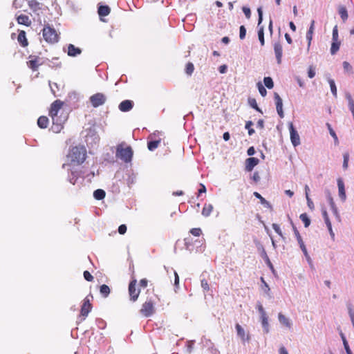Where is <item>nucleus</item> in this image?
<instances>
[{
    "instance_id": "32",
    "label": "nucleus",
    "mask_w": 354,
    "mask_h": 354,
    "mask_svg": "<svg viewBox=\"0 0 354 354\" xmlns=\"http://www.w3.org/2000/svg\"><path fill=\"white\" fill-rule=\"evenodd\" d=\"M346 98L348 100V109L353 115L354 114V100H353L351 95L348 92L346 93Z\"/></svg>"
},
{
    "instance_id": "9",
    "label": "nucleus",
    "mask_w": 354,
    "mask_h": 354,
    "mask_svg": "<svg viewBox=\"0 0 354 354\" xmlns=\"http://www.w3.org/2000/svg\"><path fill=\"white\" fill-rule=\"evenodd\" d=\"M90 102L94 108H97L100 106L103 105L106 100V97L102 93H97L91 95L89 98Z\"/></svg>"
},
{
    "instance_id": "28",
    "label": "nucleus",
    "mask_w": 354,
    "mask_h": 354,
    "mask_svg": "<svg viewBox=\"0 0 354 354\" xmlns=\"http://www.w3.org/2000/svg\"><path fill=\"white\" fill-rule=\"evenodd\" d=\"M161 139L159 138L158 140H149L147 142V148L149 151H153L156 148H158L159 144L160 143Z\"/></svg>"
},
{
    "instance_id": "21",
    "label": "nucleus",
    "mask_w": 354,
    "mask_h": 354,
    "mask_svg": "<svg viewBox=\"0 0 354 354\" xmlns=\"http://www.w3.org/2000/svg\"><path fill=\"white\" fill-rule=\"evenodd\" d=\"M315 20H312L310 27L308 28V30L306 32V39L308 40V48H309L310 44H311L312 39H313V35L314 30H315Z\"/></svg>"
},
{
    "instance_id": "34",
    "label": "nucleus",
    "mask_w": 354,
    "mask_h": 354,
    "mask_svg": "<svg viewBox=\"0 0 354 354\" xmlns=\"http://www.w3.org/2000/svg\"><path fill=\"white\" fill-rule=\"evenodd\" d=\"M154 301L151 298L148 299L143 304L141 310H153Z\"/></svg>"
},
{
    "instance_id": "51",
    "label": "nucleus",
    "mask_w": 354,
    "mask_h": 354,
    "mask_svg": "<svg viewBox=\"0 0 354 354\" xmlns=\"http://www.w3.org/2000/svg\"><path fill=\"white\" fill-rule=\"evenodd\" d=\"M136 182V176L134 174H132L131 176H129L128 178L127 179V184L130 187L133 184H134Z\"/></svg>"
},
{
    "instance_id": "24",
    "label": "nucleus",
    "mask_w": 354,
    "mask_h": 354,
    "mask_svg": "<svg viewBox=\"0 0 354 354\" xmlns=\"http://www.w3.org/2000/svg\"><path fill=\"white\" fill-rule=\"evenodd\" d=\"M253 195L258 199H259L260 203L265 207L268 209H270L271 211L273 210V207L272 205L268 202L267 200H266L259 192H254L253 193Z\"/></svg>"
},
{
    "instance_id": "18",
    "label": "nucleus",
    "mask_w": 354,
    "mask_h": 354,
    "mask_svg": "<svg viewBox=\"0 0 354 354\" xmlns=\"http://www.w3.org/2000/svg\"><path fill=\"white\" fill-rule=\"evenodd\" d=\"M337 186H338L339 196L340 199L344 202L346 201V192H345L344 183L342 178H339L337 179Z\"/></svg>"
},
{
    "instance_id": "12",
    "label": "nucleus",
    "mask_w": 354,
    "mask_h": 354,
    "mask_svg": "<svg viewBox=\"0 0 354 354\" xmlns=\"http://www.w3.org/2000/svg\"><path fill=\"white\" fill-rule=\"evenodd\" d=\"M136 279H132L129 284V294L130 296V299L133 301H135L139 295H140V289L136 288Z\"/></svg>"
},
{
    "instance_id": "42",
    "label": "nucleus",
    "mask_w": 354,
    "mask_h": 354,
    "mask_svg": "<svg viewBox=\"0 0 354 354\" xmlns=\"http://www.w3.org/2000/svg\"><path fill=\"white\" fill-rule=\"evenodd\" d=\"M194 71V66L192 62L187 63L185 66V73L188 75H192Z\"/></svg>"
},
{
    "instance_id": "30",
    "label": "nucleus",
    "mask_w": 354,
    "mask_h": 354,
    "mask_svg": "<svg viewBox=\"0 0 354 354\" xmlns=\"http://www.w3.org/2000/svg\"><path fill=\"white\" fill-rule=\"evenodd\" d=\"M201 286L204 292H207L210 290L209 283L204 277V274L201 275Z\"/></svg>"
},
{
    "instance_id": "40",
    "label": "nucleus",
    "mask_w": 354,
    "mask_h": 354,
    "mask_svg": "<svg viewBox=\"0 0 354 354\" xmlns=\"http://www.w3.org/2000/svg\"><path fill=\"white\" fill-rule=\"evenodd\" d=\"M328 83L330 84V91L333 94V95L335 97H337V87L335 83V81L332 79H328Z\"/></svg>"
},
{
    "instance_id": "23",
    "label": "nucleus",
    "mask_w": 354,
    "mask_h": 354,
    "mask_svg": "<svg viewBox=\"0 0 354 354\" xmlns=\"http://www.w3.org/2000/svg\"><path fill=\"white\" fill-rule=\"evenodd\" d=\"M48 61L47 66L51 68H60L62 67V62H59L58 57H53L52 59L46 58Z\"/></svg>"
},
{
    "instance_id": "17",
    "label": "nucleus",
    "mask_w": 354,
    "mask_h": 354,
    "mask_svg": "<svg viewBox=\"0 0 354 354\" xmlns=\"http://www.w3.org/2000/svg\"><path fill=\"white\" fill-rule=\"evenodd\" d=\"M274 51L275 57L277 59V62L278 64H280L281 63L283 48H282V46L279 41L274 43Z\"/></svg>"
},
{
    "instance_id": "19",
    "label": "nucleus",
    "mask_w": 354,
    "mask_h": 354,
    "mask_svg": "<svg viewBox=\"0 0 354 354\" xmlns=\"http://www.w3.org/2000/svg\"><path fill=\"white\" fill-rule=\"evenodd\" d=\"M93 295L91 293L88 295L82 301V304L81 305V308L80 310H91L92 304L91 301L93 300Z\"/></svg>"
},
{
    "instance_id": "48",
    "label": "nucleus",
    "mask_w": 354,
    "mask_h": 354,
    "mask_svg": "<svg viewBox=\"0 0 354 354\" xmlns=\"http://www.w3.org/2000/svg\"><path fill=\"white\" fill-rule=\"evenodd\" d=\"M257 87L259 91V93L261 95V96L265 97L267 94V91L265 88V87L262 85L261 82L257 83Z\"/></svg>"
},
{
    "instance_id": "8",
    "label": "nucleus",
    "mask_w": 354,
    "mask_h": 354,
    "mask_svg": "<svg viewBox=\"0 0 354 354\" xmlns=\"http://www.w3.org/2000/svg\"><path fill=\"white\" fill-rule=\"evenodd\" d=\"M258 12V37L260 41L261 45L263 46L265 44V39H264V28L263 26H261V24L263 21V11L261 7H259L257 9Z\"/></svg>"
},
{
    "instance_id": "29",
    "label": "nucleus",
    "mask_w": 354,
    "mask_h": 354,
    "mask_svg": "<svg viewBox=\"0 0 354 354\" xmlns=\"http://www.w3.org/2000/svg\"><path fill=\"white\" fill-rule=\"evenodd\" d=\"M79 178V174L77 171H71V173L68 174V180L73 185H75L77 182V180Z\"/></svg>"
},
{
    "instance_id": "1",
    "label": "nucleus",
    "mask_w": 354,
    "mask_h": 354,
    "mask_svg": "<svg viewBox=\"0 0 354 354\" xmlns=\"http://www.w3.org/2000/svg\"><path fill=\"white\" fill-rule=\"evenodd\" d=\"M64 102L60 100H56L51 105L49 110V115L52 118L53 125L51 130L54 133H59L63 129V124L68 119L67 113L62 111Z\"/></svg>"
},
{
    "instance_id": "15",
    "label": "nucleus",
    "mask_w": 354,
    "mask_h": 354,
    "mask_svg": "<svg viewBox=\"0 0 354 354\" xmlns=\"http://www.w3.org/2000/svg\"><path fill=\"white\" fill-rule=\"evenodd\" d=\"M134 103L132 100H125L121 102L118 106V109L122 112H128L133 107Z\"/></svg>"
},
{
    "instance_id": "41",
    "label": "nucleus",
    "mask_w": 354,
    "mask_h": 354,
    "mask_svg": "<svg viewBox=\"0 0 354 354\" xmlns=\"http://www.w3.org/2000/svg\"><path fill=\"white\" fill-rule=\"evenodd\" d=\"M263 83L268 89H271L274 87V82L270 77H265L263 79Z\"/></svg>"
},
{
    "instance_id": "55",
    "label": "nucleus",
    "mask_w": 354,
    "mask_h": 354,
    "mask_svg": "<svg viewBox=\"0 0 354 354\" xmlns=\"http://www.w3.org/2000/svg\"><path fill=\"white\" fill-rule=\"evenodd\" d=\"M242 10H243V13L245 14V17L247 19H250L251 17V10H250V8L243 6L242 8Z\"/></svg>"
},
{
    "instance_id": "33",
    "label": "nucleus",
    "mask_w": 354,
    "mask_h": 354,
    "mask_svg": "<svg viewBox=\"0 0 354 354\" xmlns=\"http://www.w3.org/2000/svg\"><path fill=\"white\" fill-rule=\"evenodd\" d=\"M100 292L102 296L104 298L107 297L110 294L111 290L110 288L106 285L103 284L100 287Z\"/></svg>"
},
{
    "instance_id": "64",
    "label": "nucleus",
    "mask_w": 354,
    "mask_h": 354,
    "mask_svg": "<svg viewBox=\"0 0 354 354\" xmlns=\"http://www.w3.org/2000/svg\"><path fill=\"white\" fill-rule=\"evenodd\" d=\"M257 127L261 129L264 128V121L262 119L258 120L257 123Z\"/></svg>"
},
{
    "instance_id": "52",
    "label": "nucleus",
    "mask_w": 354,
    "mask_h": 354,
    "mask_svg": "<svg viewBox=\"0 0 354 354\" xmlns=\"http://www.w3.org/2000/svg\"><path fill=\"white\" fill-rule=\"evenodd\" d=\"M331 210L334 214V216H335L336 219L338 221H341V217H340V215L339 214V212H338V209L336 207V205L333 206V207H331Z\"/></svg>"
},
{
    "instance_id": "49",
    "label": "nucleus",
    "mask_w": 354,
    "mask_h": 354,
    "mask_svg": "<svg viewBox=\"0 0 354 354\" xmlns=\"http://www.w3.org/2000/svg\"><path fill=\"white\" fill-rule=\"evenodd\" d=\"M84 278L87 281H93V275L87 270H85L83 273Z\"/></svg>"
},
{
    "instance_id": "38",
    "label": "nucleus",
    "mask_w": 354,
    "mask_h": 354,
    "mask_svg": "<svg viewBox=\"0 0 354 354\" xmlns=\"http://www.w3.org/2000/svg\"><path fill=\"white\" fill-rule=\"evenodd\" d=\"M299 218L302 221L305 227H308L310 225V219L306 213L300 214Z\"/></svg>"
},
{
    "instance_id": "4",
    "label": "nucleus",
    "mask_w": 354,
    "mask_h": 354,
    "mask_svg": "<svg viewBox=\"0 0 354 354\" xmlns=\"http://www.w3.org/2000/svg\"><path fill=\"white\" fill-rule=\"evenodd\" d=\"M125 143L119 144L116 147L115 156L123 162L128 163L131 161L133 151L130 146L124 147Z\"/></svg>"
},
{
    "instance_id": "10",
    "label": "nucleus",
    "mask_w": 354,
    "mask_h": 354,
    "mask_svg": "<svg viewBox=\"0 0 354 354\" xmlns=\"http://www.w3.org/2000/svg\"><path fill=\"white\" fill-rule=\"evenodd\" d=\"M28 4L31 10L40 18V14L42 13L44 4L36 0H28ZM41 24V19H39Z\"/></svg>"
},
{
    "instance_id": "31",
    "label": "nucleus",
    "mask_w": 354,
    "mask_h": 354,
    "mask_svg": "<svg viewBox=\"0 0 354 354\" xmlns=\"http://www.w3.org/2000/svg\"><path fill=\"white\" fill-rule=\"evenodd\" d=\"M106 196V192L104 190L102 189H97L96 190L94 191L93 192V197L96 199V200H102Z\"/></svg>"
},
{
    "instance_id": "6",
    "label": "nucleus",
    "mask_w": 354,
    "mask_h": 354,
    "mask_svg": "<svg viewBox=\"0 0 354 354\" xmlns=\"http://www.w3.org/2000/svg\"><path fill=\"white\" fill-rule=\"evenodd\" d=\"M289 221H290V223L292 225V230H293V232L295 234V236L297 239V241L299 245V247L301 248V250H302L304 256L307 258L308 260H310V258L308 255V251H307V249H306V247L303 241V239L300 235V233L299 232V230H297V227L295 225L292 220L289 217Z\"/></svg>"
},
{
    "instance_id": "56",
    "label": "nucleus",
    "mask_w": 354,
    "mask_h": 354,
    "mask_svg": "<svg viewBox=\"0 0 354 354\" xmlns=\"http://www.w3.org/2000/svg\"><path fill=\"white\" fill-rule=\"evenodd\" d=\"M308 76L310 79L313 78L315 76V70L312 66H309L308 68Z\"/></svg>"
},
{
    "instance_id": "22",
    "label": "nucleus",
    "mask_w": 354,
    "mask_h": 354,
    "mask_svg": "<svg viewBox=\"0 0 354 354\" xmlns=\"http://www.w3.org/2000/svg\"><path fill=\"white\" fill-rule=\"evenodd\" d=\"M111 8L106 5H98L97 13L100 17H106L109 15Z\"/></svg>"
},
{
    "instance_id": "11",
    "label": "nucleus",
    "mask_w": 354,
    "mask_h": 354,
    "mask_svg": "<svg viewBox=\"0 0 354 354\" xmlns=\"http://www.w3.org/2000/svg\"><path fill=\"white\" fill-rule=\"evenodd\" d=\"M288 128L290 131V140L292 145L295 147L299 146L301 144L300 137L292 122L288 124Z\"/></svg>"
},
{
    "instance_id": "13",
    "label": "nucleus",
    "mask_w": 354,
    "mask_h": 354,
    "mask_svg": "<svg viewBox=\"0 0 354 354\" xmlns=\"http://www.w3.org/2000/svg\"><path fill=\"white\" fill-rule=\"evenodd\" d=\"M274 99L276 104V109L279 116L281 118L284 117V113L283 111V101L279 95L277 93H274Z\"/></svg>"
},
{
    "instance_id": "35",
    "label": "nucleus",
    "mask_w": 354,
    "mask_h": 354,
    "mask_svg": "<svg viewBox=\"0 0 354 354\" xmlns=\"http://www.w3.org/2000/svg\"><path fill=\"white\" fill-rule=\"evenodd\" d=\"M213 206L211 204H205L202 210V215L207 217L209 216L212 212Z\"/></svg>"
},
{
    "instance_id": "57",
    "label": "nucleus",
    "mask_w": 354,
    "mask_h": 354,
    "mask_svg": "<svg viewBox=\"0 0 354 354\" xmlns=\"http://www.w3.org/2000/svg\"><path fill=\"white\" fill-rule=\"evenodd\" d=\"M306 198V201H307V205H308V207H309V209L310 210H313L315 209V205L313 202V201L311 200V198H310L309 196H307Z\"/></svg>"
},
{
    "instance_id": "46",
    "label": "nucleus",
    "mask_w": 354,
    "mask_h": 354,
    "mask_svg": "<svg viewBox=\"0 0 354 354\" xmlns=\"http://www.w3.org/2000/svg\"><path fill=\"white\" fill-rule=\"evenodd\" d=\"M343 165L342 167L344 170L347 169L348 166V160H349V153L348 152H346L343 154Z\"/></svg>"
},
{
    "instance_id": "53",
    "label": "nucleus",
    "mask_w": 354,
    "mask_h": 354,
    "mask_svg": "<svg viewBox=\"0 0 354 354\" xmlns=\"http://www.w3.org/2000/svg\"><path fill=\"white\" fill-rule=\"evenodd\" d=\"M190 233L195 236H199L202 234V230L199 227L192 228L190 230Z\"/></svg>"
},
{
    "instance_id": "25",
    "label": "nucleus",
    "mask_w": 354,
    "mask_h": 354,
    "mask_svg": "<svg viewBox=\"0 0 354 354\" xmlns=\"http://www.w3.org/2000/svg\"><path fill=\"white\" fill-rule=\"evenodd\" d=\"M17 21L19 24L24 25L26 26H30L31 25V20L29 17L26 15H20L18 16Z\"/></svg>"
},
{
    "instance_id": "47",
    "label": "nucleus",
    "mask_w": 354,
    "mask_h": 354,
    "mask_svg": "<svg viewBox=\"0 0 354 354\" xmlns=\"http://www.w3.org/2000/svg\"><path fill=\"white\" fill-rule=\"evenodd\" d=\"M272 227L277 234H278L282 239H285V237L283 236V233H282V232L280 229V227L278 224L273 223L272 225Z\"/></svg>"
},
{
    "instance_id": "7",
    "label": "nucleus",
    "mask_w": 354,
    "mask_h": 354,
    "mask_svg": "<svg viewBox=\"0 0 354 354\" xmlns=\"http://www.w3.org/2000/svg\"><path fill=\"white\" fill-rule=\"evenodd\" d=\"M29 61L26 62L27 66L30 68L32 71H36L38 70L39 66L46 64V61H41L42 58L39 57L37 55H30L28 57Z\"/></svg>"
},
{
    "instance_id": "26",
    "label": "nucleus",
    "mask_w": 354,
    "mask_h": 354,
    "mask_svg": "<svg viewBox=\"0 0 354 354\" xmlns=\"http://www.w3.org/2000/svg\"><path fill=\"white\" fill-rule=\"evenodd\" d=\"M17 40L20 45L23 47H26L28 45V41L26 36V32L24 30L19 31Z\"/></svg>"
},
{
    "instance_id": "27",
    "label": "nucleus",
    "mask_w": 354,
    "mask_h": 354,
    "mask_svg": "<svg viewBox=\"0 0 354 354\" xmlns=\"http://www.w3.org/2000/svg\"><path fill=\"white\" fill-rule=\"evenodd\" d=\"M49 120L46 116H40L37 120V125L41 129H46L48 125Z\"/></svg>"
},
{
    "instance_id": "62",
    "label": "nucleus",
    "mask_w": 354,
    "mask_h": 354,
    "mask_svg": "<svg viewBox=\"0 0 354 354\" xmlns=\"http://www.w3.org/2000/svg\"><path fill=\"white\" fill-rule=\"evenodd\" d=\"M227 66L225 64L221 65L218 68V71L222 74L225 73L227 72Z\"/></svg>"
},
{
    "instance_id": "61",
    "label": "nucleus",
    "mask_w": 354,
    "mask_h": 354,
    "mask_svg": "<svg viewBox=\"0 0 354 354\" xmlns=\"http://www.w3.org/2000/svg\"><path fill=\"white\" fill-rule=\"evenodd\" d=\"M148 284V281L147 279H142L140 281L139 286L143 288H146Z\"/></svg>"
},
{
    "instance_id": "44",
    "label": "nucleus",
    "mask_w": 354,
    "mask_h": 354,
    "mask_svg": "<svg viewBox=\"0 0 354 354\" xmlns=\"http://www.w3.org/2000/svg\"><path fill=\"white\" fill-rule=\"evenodd\" d=\"M325 194H326V198H327V200L328 201V203H329L330 207L335 206V202L333 201V196L331 195V193H330V190L329 189H326L325 190Z\"/></svg>"
},
{
    "instance_id": "43",
    "label": "nucleus",
    "mask_w": 354,
    "mask_h": 354,
    "mask_svg": "<svg viewBox=\"0 0 354 354\" xmlns=\"http://www.w3.org/2000/svg\"><path fill=\"white\" fill-rule=\"evenodd\" d=\"M248 103L250 105L251 107H252L254 109L257 111L258 112L262 113V111L261 109L258 106L257 101L254 98H249L248 99Z\"/></svg>"
},
{
    "instance_id": "63",
    "label": "nucleus",
    "mask_w": 354,
    "mask_h": 354,
    "mask_svg": "<svg viewBox=\"0 0 354 354\" xmlns=\"http://www.w3.org/2000/svg\"><path fill=\"white\" fill-rule=\"evenodd\" d=\"M255 153V149L254 147H250L248 148V151H247V154L249 156H253L254 154Z\"/></svg>"
},
{
    "instance_id": "45",
    "label": "nucleus",
    "mask_w": 354,
    "mask_h": 354,
    "mask_svg": "<svg viewBox=\"0 0 354 354\" xmlns=\"http://www.w3.org/2000/svg\"><path fill=\"white\" fill-rule=\"evenodd\" d=\"M342 65L345 72L349 73L351 74L353 73V67L348 62H343Z\"/></svg>"
},
{
    "instance_id": "5",
    "label": "nucleus",
    "mask_w": 354,
    "mask_h": 354,
    "mask_svg": "<svg viewBox=\"0 0 354 354\" xmlns=\"http://www.w3.org/2000/svg\"><path fill=\"white\" fill-rule=\"evenodd\" d=\"M254 243H256V246L257 248V250L260 253V255L261 257L263 259V260L265 261L266 265L268 266V267L270 268V270H271V272L275 274H276V270L272 263V262L270 261L268 254H267V252L263 247V245L258 241H254Z\"/></svg>"
},
{
    "instance_id": "14",
    "label": "nucleus",
    "mask_w": 354,
    "mask_h": 354,
    "mask_svg": "<svg viewBox=\"0 0 354 354\" xmlns=\"http://www.w3.org/2000/svg\"><path fill=\"white\" fill-rule=\"evenodd\" d=\"M322 214L323 218L324 220V222H325V223H326V225L327 226V228L328 230V232L330 233L331 239L333 240H334V239H335V234H334V232L333 231L331 222H330V218L328 217L327 211H326V209L325 208H322Z\"/></svg>"
},
{
    "instance_id": "3",
    "label": "nucleus",
    "mask_w": 354,
    "mask_h": 354,
    "mask_svg": "<svg viewBox=\"0 0 354 354\" xmlns=\"http://www.w3.org/2000/svg\"><path fill=\"white\" fill-rule=\"evenodd\" d=\"M44 39L48 44H54L59 41V35L56 30L48 23L44 25L41 30Z\"/></svg>"
},
{
    "instance_id": "20",
    "label": "nucleus",
    "mask_w": 354,
    "mask_h": 354,
    "mask_svg": "<svg viewBox=\"0 0 354 354\" xmlns=\"http://www.w3.org/2000/svg\"><path fill=\"white\" fill-rule=\"evenodd\" d=\"M68 55L70 57H76L82 53L81 48L75 46L73 44L68 45Z\"/></svg>"
},
{
    "instance_id": "60",
    "label": "nucleus",
    "mask_w": 354,
    "mask_h": 354,
    "mask_svg": "<svg viewBox=\"0 0 354 354\" xmlns=\"http://www.w3.org/2000/svg\"><path fill=\"white\" fill-rule=\"evenodd\" d=\"M127 227L126 225L122 224L118 227V232L120 234H124L127 232Z\"/></svg>"
},
{
    "instance_id": "16",
    "label": "nucleus",
    "mask_w": 354,
    "mask_h": 354,
    "mask_svg": "<svg viewBox=\"0 0 354 354\" xmlns=\"http://www.w3.org/2000/svg\"><path fill=\"white\" fill-rule=\"evenodd\" d=\"M259 162V160L257 158L250 157L245 160V169L247 171H251L254 167L257 166Z\"/></svg>"
},
{
    "instance_id": "2",
    "label": "nucleus",
    "mask_w": 354,
    "mask_h": 354,
    "mask_svg": "<svg viewBox=\"0 0 354 354\" xmlns=\"http://www.w3.org/2000/svg\"><path fill=\"white\" fill-rule=\"evenodd\" d=\"M68 158L77 165L83 163L86 158V149L83 145L73 147L70 150Z\"/></svg>"
},
{
    "instance_id": "39",
    "label": "nucleus",
    "mask_w": 354,
    "mask_h": 354,
    "mask_svg": "<svg viewBox=\"0 0 354 354\" xmlns=\"http://www.w3.org/2000/svg\"><path fill=\"white\" fill-rule=\"evenodd\" d=\"M339 14L340 15V17H341L342 19L343 20V21H345L347 20L348 15L347 10L344 6H341L339 8Z\"/></svg>"
},
{
    "instance_id": "50",
    "label": "nucleus",
    "mask_w": 354,
    "mask_h": 354,
    "mask_svg": "<svg viewBox=\"0 0 354 354\" xmlns=\"http://www.w3.org/2000/svg\"><path fill=\"white\" fill-rule=\"evenodd\" d=\"M246 35V28L245 27L242 25L239 28V37L241 39H245Z\"/></svg>"
},
{
    "instance_id": "54",
    "label": "nucleus",
    "mask_w": 354,
    "mask_h": 354,
    "mask_svg": "<svg viewBox=\"0 0 354 354\" xmlns=\"http://www.w3.org/2000/svg\"><path fill=\"white\" fill-rule=\"evenodd\" d=\"M200 187H200V189L198 190V193H197V197H198V198L201 197V195H202V194H205V193H206V191H207V189H206V187H205L203 184L201 183V184H200Z\"/></svg>"
},
{
    "instance_id": "59",
    "label": "nucleus",
    "mask_w": 354,
    "mask_h": 354,
    "mask_svg": "<svg viewBox=\"0 0 354 354\" xmlns=\"http://www.w3.org/2000/svg\"><path fill=\"white\" fill-rule=\"evenodd\" d=\"M251 178L256 183H259L260 181V176L258 171H255L253 175L251 176Z\"/></svg>"
},
{
    "instance_id": "58",
    "label": "nucleus",
    "mask_w": 354,
    "mask_h": 354,
    "mask_svg": "<svg viewBox=\"0 0 354 354\" xmlns=\"http://www.w3.org/2000/svg\"><path fill=\"white\" fill-rule=\"evenodd\" d=\"M333 41H338V30L337 26H335L333 29Z\"/></svg>"
},
{
    "instance_id": "37",
    "label": "nucleus",
    "mask_w": 354,
    "mask_h": 354,
    "mask_svg": "<svg viewBox=\"0 0 354 354\" xmlns=\"http://www.w3.org/2000/svg\"><path fill=\"white\" fill-rule=\"evenodd\" d=\"M326 126L328 127V129L329 131L330 135L334 139V143L335 145H337L339 144L338 138L335 132V131L331 127V125L329 123H326Z\"/></svg>"
},
{
    "instance_id": "36",
    "label": "nucleus",
    "mask_w": 354,
    "mask_h": 354,
    "mask_svg": "<svg viewBox=\"0 0 354 354\" xmlns=\"http://www.w3.org/2000/svg\"><path fill=\"white\" fill-rule=\"evenodd\" d=\"M340 46V41H333L331 47H330V53L331 55H335L339 50Z\"/></svg>"
}]
</instances>
